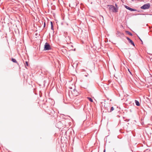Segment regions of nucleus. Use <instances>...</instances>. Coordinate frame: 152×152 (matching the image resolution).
Wrapping results in <instances>:
<instances>
[{"mask_svg":"<svg viewBox=\"0 0 152 152\" xmlns=\"http://www.w3.org/2000/svg\"><path fill=\"white\" fill-rule=\"evenodd\" d=\"M114 107H111V108L110 109V112H112V111L113 110H114Z\"/></svg>","mask_w":152,"mask_h":152,"instance_id":"nucleus-11","label":"nucleus"},{"mask_svg":"<svg viewBox=\"0 0 152 152\" xmlns=\"http://www.w3.org/2000/svg\"><path fill=\"white\" fill-rule=\"evenodd\" d=\"M125 8L127 9H128L129 10V9H130V7H129L127 6H125Z\"/></svg>","mask_w":152,"mask_h":152,"instance_id":"nucleus-12","label":"nucleus"},{"mask_svg":"<svg viewBox=\"0 0 152 152\" xmlns=\"http://www.w3.org/2000/svg\"><path fill=\"white\" fill-rule=\"evenodd\" d=\"M87 98L91 102H92L93 101V99L90 97H88Z\"/></svg>","mask_w":152,"mask_h":152,"instance_id":"nucleus-9","label":"nucleus"},{"mask_svg":"<svg viewBox=\"0 0 152 152\" xmlns=\"http://www.w3.org/2000/svg\"><path fill=\"white\" fill-rule=\"evenodd\" d=\"M12 61L14 63H17V61H16V59H15L12 58Z\"/></svg>","mask_w":152,"mask_h":152,"instance_id":"nucleus-7","label":"nucleus"},{"mask_svg":"<svg viewBox=\"0 0 152 152\" xmlns=\"http://www.w3.org/2000/svg\"><path fill=\"white\" fill-rule=\"evenodd\" d=\"M150 6V4L148 3L145 4L140 7L141 9L143 10H146L148 9Z\"/></svg>","mask_w":152,"mask_h":152,"instance_id":"nucleus-2","label":"nucleus"},{"mask_svg":"<svg viewBox=\"0 0 152 152\" xmlns=\"http://www.w3.org/2000/svg\"><path fill=\"white\" fill-rule=\"evenodd\" d=\"M126 39L129 41V43H131L132 45L133 46H134V42L131 40L128 37H126Z\"/></svg>","mask_w":152,"mask_h":152,"instance_id":"nucleus-4","label":"nucleus"},{"mask_svg":"<svg viewBox=\"0 0 152 152\" xmlns=\"http://www.w3.org/2000/svg\"><path fill=\"white\" fill-rule=\"evenodd\" d=\"M51 28L52 30H53V25H52V26H51Z\"/></svg>","mask_w":152,"mask_h":152,"instance_id":"nucleus-15","label":"nucleus"},{"mask_svg":"<svg viewBox=\"0 0 152 152\" xmlns=\"http://www.w3.org/2000/svg\"><path fill=\"white\" fill-rule=\"evenodd\" d=\"M115 6H117V5L116 4H115Z\"/></svg>","mask_w":152,"mask_h":152,"instance_id":"nucleus-18","label":"nucleus"},{"mask_svg":"<svg viewBox=\"0 0 152 152\" xmlns=\"http://www.w3.org/2000/svg\"><path fill=\"white\" fill-rule=\"evenodd\" d=\"M132 0V1H133L134 0Z\"/></svg>","mask_w":152,"mask_h":152,"instance_id":"nucleus-19","label":"nucleus"},{"mask_svg":"<svg viewBox=\"0 0 152 152\" xmlns=\"http://www.w3.org/2000/svg\"><path fill=\"white\" fill-rule=\"evenodd\" d=\"M126 33H127L128 34H129L130 36H132V33H131L130 32H129V31H126Z\"/></svg>","mask_w":152,"mask_h":152,"instance_id":"nucleus-8","label":"nucleus"},{"mask_svg":"<svg viewBox=\"0 0 152 152\" xmlns=\"http://www.w3.org/2000/svg\"><path fill=\"white\" fill-rule=\"evenodd\" d=\"M50 23H51V26H52V25H53V23H52V22L51 21L50 22Z\"/></svg>","mask_w":152,"mask_h":152,"instance_id":"nucleus-16","label":"nucleus"},{"mask_svg":"<svg viewBox=\"0 0 152 152\" xmlns=\"http://www.w3.org/2000/svg\"><path fill=\"white\" fill-rule=\"evenodd\" d=\"M108 7H109L110 10L113 12H116L118 11V9L113 5H108Z\"/></svg>","mask_w":152,"mask_h":152,"instance_id":"nucleus-1","label":"nucleus"},{"mask_svg":"<svg viewBox=\"0 0 152 152\" xmlns=\"http://www.w3.org/2000/svg\"><path fill=\"white\" fill-rule=\"evenodd\" d=\"M116 35L117 37H120L121 36L123 35V34L118 31H117Z\"/></svg>","mask_w":152,"mask_h":152,"instance_id":"nucleus-5","label":"nucleus"},{"mask_svg":"<svg viewBox=\"0 0 152 152\" xmlns=\"http://www.w3.org/2000/svg\"><path fill=\"white\" fill-rule=\"evenodd\" d=\"M45 22L44 23V27H45Z\"/></svg>","mask_w":152,"mask_h":152,"instance_id":"nucleus-14","label":"nucleus"},{"mask_svg":"<svg viewBox=\"0 0 152 152\" xmlns=\"http://www.w3.org/2000/svg\"><path fill=\"white\" fill-rule=\"evenodd\" d=\"M51 49V48L49 44L48 43L46 42L44 46V50H49Z\"/></svg>","mask_w":152,"mask_h":152,"instance_id":"nucleus-3","label":"nucleus"},{"mask_svg":"<svg viewBox=\"0 0 152 152\" xmlns=\"http://www.w3.org/2000/svg\"><path fill=\"white\" fill-rule=\"evenodd\" d=\"M129 10L132 11H136V10L130 8Z\"/></svg>","mask_w":152,"mask_h":152,"instance_id":"nucleus-10","label":"nucleus"},{"mask_svg":"<svg viewBox=\"0 0 152 152\" xmlns=\"http://www.w3.org/2000/svg\"><path fill=\"white\" fill-rule=\"evenodd\" d=\"M104 152H105V150L104 149Z\"/></svg>","mask_w":152,"mask_h":152,"instance_id":"nucleus-17","label":"nucleus"},{"mask_svg":"<svg viewBox=\"0 0 152 152\" xmlns=\"http://www.w3.org/2000/svg\"><path fill=\"white\" fill-rule=\"evenodd\" d=\"M26 64L27 66H28V62L27 61H26Z\"/></svg>","mask_w":152,"mask_h":152,"instance_id":"nucleus-13","label":"nucleus"},{"mask_svg":"<svg viewBox=\"0 0 152 152\" xmlns=\"http://www.w3.org/2000/svg\"><path fill=\"white\" fill-rule=\"evenodd\" d=\"M135 104H136V105H137V106H140V104L139 103V102L138 101H137V100H135Z\"/></svg>","mask_w":152,"mask_h":152,"instance_id":"nucleus-6","label":"nucleus"}]
</instances>
